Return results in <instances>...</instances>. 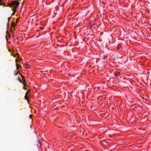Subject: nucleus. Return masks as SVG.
Wrapping results in <instances>:
<instances>
[{
  "instance_id": "f257e3e1",
  "label": "nucleus",
  "mask_w": 151,
  "mask_h": 151,
  "mask_svg": "<svg viewBox=\"0 0 151 151\" xmlns=\"http://www.w3.org/2000/svg\"><path fill=\"white\" fill-rule=\"evenodd\" d=\"M19 4L20 2H18L17 1H12L10 3H8L6 5H5V3H3V5L6 7L9 6L13 8L15 6L16 7H17L19 5Z\"/></svg>"
},
{
  "instance_id": "f03ea898",
  "label": "nucleus",
  "mask_w": 151,
  "mask_h": 151,
  "mask_svg": "<svg viewBox=\"0 0 151 151\" xmlns=\"http://www.w3.org/2000/svg\"><path fill=\"white\" fill-rule=\"evenodd\" d=\"M17 7H16V6L14 7L13 8H12V10L13 11V12L12 13L11 15H14L15 13L16 12V9Z\"/></svg>"
},
{
  "instance_id": "7ed1b4c3",
  "label": "nucleus",
  "mask_w": 151,
  "mask_h": 151,
  "mask_svg": "<svg viewBox=\"0 0 151 151\" xmlns=\"http://www.w3.org/2000/svg\"><path fill=\"white\" fill-rule=\"evenodd\" d=\"M36 144H37V146L39 147H40L41 145V143L39 141H37L36 142Z\"/></svg>"
},
{
  "instance_id": "20e7f679",
  "label": "nucleus",
  "mask_w": 151,
  "mask_h": 151,
  "mask_svg": "<svg viewBox=\"0 0 151 151\" xmlns=\"http://www.w3.org/2000/svg\"><path fill=\"white\" fill-rule=\"evenodd\" d=\"M120 75V73L119 72H116L115 73V76H119Z\"/></svg>"
},
{
  "instance_id": "39448f33",
  "label": "nucleus",
  "mask_w": 151,
  "mask_h": 151,
  "mask_svg": "<svg viewBox=\"0 0 151 151\" xmlns=\"http://www.w3.org/2000/svg\"><path fill=\"white\" fill-rule=\"evenodd\" d=\"M16 67H17V70H18L19 69V68H21L22 67L21 66H19V65L18 64H16Z\"/></svg>"
},
{
  "instance_id": "423d86ee",
  "label": "nucleus",
  "mask_w": 151,
  "mask_h": 151,
  "mask_svg": "<svg viewBox=\"0 0 151 151\" xmlns=\"http://www.w3.org/2000/svg\"><path fill=\"white\" fill-rule=\"evenodd\" d=\"M121 45L120 44L118 45L116 47V49L117 50H119V49L121 47Z\"/></svg>"
},
{
  "instance_id": "0eeeda50",
  "label": "nucleus",
  "mask_w": 151,
  "mask_h": 151,
  "mask_svg": "<svg viewBox=\"0 0 151 151\" xmlns=\"http://www.w3.org/2000/svg\"><path fill=\"white\" fill-rule=\"evenodd\" d=\"M19 75H20L22 77V81H25L24 77L23 76H22V75L20 73H19Z\"/></svg>"
},
{
  "instance_id": "6e6552de",
  "label": "nucleus",
  "mask_w": 151,
  "mask_h": 151,
  "mask_svg": "<svg viewBox=\"0 0 151 151\" xmlns=\"http://www.w3.org/2000/svg\"><path fill=\"white\" fill-rule=\"evenodd\" d=\"M22 84L24 85V86H26L27 85V84L26 83V82H25V81H24V82Z\"/></svg>"
},
{
  "instance_id": "1a4fd4ad",
  "label": "nucleus",
  "mask_w": 151,
  "mask_h": 151,
  "mask_svg": "<svg viewBox=\"0 0 151 151\" xmlns=\"http://www.w3.org/2000/svg\"><path fill=\"white\" fill-rule=\"evenodd\" d=\"M24 98L26 100H27L28 101V95H25V96H24Z\"/></svg>"
},
{
  "instance_id": "9d476101",
  "label": "nucleus",
  "mask_w": 151,
  "mask_h": 151,
  "mask_svg": "<svg viewBox=\"0 0 151 151\" xmlns=\"http://www.w3.org/2000/svg\"><path fill=\"white\" fill-rule=\"evenodd\" d=\"M16 25V24L14 25V23H12V26L13 27H15Z\"/></svg>"
},
{
  "instance_id": "9b49d317",
  "label": "nucleus",
  "mask_w": 151,
  "mask_h": 151,
  "mask_svg": "<svg viewBox=\"0 0 151 151\" xmlns=\"http://www.w3.org/2000/svg\"><path fill=\"white\" fill-rule=\"evenodd\" d=\"M11 17H9L8 18V22L9 23V20H10V18Z\"/></svg>"
},
{
  "instance_id": "f8f14e48",
  "label": "nucleus",
  "mask_w": 151,
  "mask_h": 151,
  "mask_svg": "<svg viewBox=\"0 0 151 151\" xmlns=\"http://www.w3.org/2000/svg\"><path fill=\"white\" fill-rule=\"evenodd\" d=\"M23 88L25 90H26L27 89L26 88V87L24 86L23 87Z\"/></svg>"
},
{
  "instance_id": "ddd939ff",
  "label": "nucleus",
  "mask_w": 151,
  "mask_h": 151,
  "mask_svg": "<svg viewBox=\"0 0 151 151\" xmlns=\"http://www.w3.org/2000/svg\"><path fill=\"white\" fill-rule=\"evenodd\" d=\"M19 81L20 83H22V84L24 82V81H22L20 79L19 80Z\"/></svg>"
},
{
  "instance_id": "4468645a",
  "label": "nucleus",
  "mask_w": 151,
  "mask_h": 151,
  "mask_svg": "<svg viewBox=\"0 0 151 151\" xmlns=\"http://www.w3.org/2000/svg\"><path fill=\"white\" fill-rule=\"evenodd\" d=\"M16 62H17L18 61H19L18 59H16L15 60Z\"/></svg>"
},
{
  "instance_id": "2eb2a0df",
  "label": "nucleus",
  "mask_w": 151,
  "mask_h": 151,
  "mask_svg": "<svg viewBox=\"0 0 151 151\" xmlns=\"http://www.w3.org/2000/svg\"><path fill=\"white\" fill-rule=\"evenodd\" d=\"M28 92H26V93H25V95H28Z\"/></svg>"
},
{
  "instance_id": "dca6fc26",
  "label": "nucleus",
  "mask_w": 151,
  "mask_h": 151,
  "mask_svg": "<svg viewBox=\"0 0 151 151\" xmlns=\"http://www.w3.org/2000/svg\"><path fill=\"white\" fill-rule=\"evenodd\" d=\"M40 28L42 30V29H44V27H40Z\"/></svg>"
},
{
  "instance_id": "f3484780",
  "label": "nucleus",
  "mask_w": 151,
  "mask_h": 151,
  "mask_svg": "<svg viewBox=\"0 0 151 151\" xmlns=\"http://www.w3.org/2000/svg\"><path fill=\"white\" fill-rule=\"evenodd\" d=\"M9 26V23L8 22L7 23V27Z\"/></svg>"
},
{
  "instance_id": "a211bd4d",
  "label": "nucleus",
  "mask_w": 151,
  "mask_h": 151,
  "mask_svg": "<svg viewBox=\"0 0 151 151\" xmlns=\"http://www.w3.org/2000/svg\"><path fill=\"white\" fill-rule=\"evenodd\" d=\"M29 91H30V89H29L28 90H27V92H28H28Z\"/></svg>"
},
{
  "instance_id": "6ab92c4d",
  "label": "nucleus",
  "mask_w": 151,
  "mask_h": 151,
  "mask_svg": "<svg viewBox=\"0 0 151 151\" xmlns=\"http://www.w3.org/2000/svg\"><path fill=\"white\" fill-rule=\"evenodd\" d=\"M25 65H26V66H27L28 65L27 64V63H25Z\"/></svg>"
},
{
  "instance_id": "aec40b11",
  "label": "nucleus",
  "mask_w": 151,
  "mask_h": 151,
  "mask_svg": "<svg viewBox=\"0 0 151 151\" xmlns=\"http://www.w3.org/2000/svg\"><path fill=\"white\" fill-rule=\"evenodd\" d=\"M17 55H18V58H19V54H18L17 53Z\"/></svg>"
},
{
  "instance_id": "412c9836",
  "label": "nucleus",
  "mask_w": 151,
  "mask_h": 151,
  "mask_svg": "<svg viewBox=\"0 0 151 151\" xmlns=\"http://www.w3.org/2000/svg\"><path fill=\"white\" fill-rule=\"evenodd\" d=\"M32 116V114H30V115H29V117H31Z\"/></svg>"
},
{
  "instance_id": "4be33fe9",
  "label": "nucleus",
  "mask_w": 151,
  "mask_h": 151,
  "mask_svg": "<svg viewBox=\"0 0 151 151\" xmlns=\"http://www.w3.org/2000/svg\"><path fill=\"white\" fill-rule=\"evenodd\" d=\"M18 80H19H19H20V79L19 78H18Z\"/></svg>"
},
{
  "instance_id": "5701e85b",
  "label": "nucleus",
  "mask_w": 151,
  "mask_h": 151,
  "mask_svg": "<svg viewBox=\"0 0 151 151\" xmlns=\"http://www.w3.org/2000/svg\"><path fill=\"white\" fill-rule=\"evenodd\" d=\"M19 72H17V74H19Z\"/></svg>"
},
{
  "instance_id": "b1692460",
  "label": "nucleus",
  "mask_w": 151,
  "mask_h": 151,
  "mask_svg": "<svg viewBox=\"0 0 151 151\" xmlns=\"http://www.w3.org/2000/svg\"><path fill=\"white\" fill-rule=\"evenodd\" d=\"M16 22H18V20H16Z\"/></svg>"
}]
</instances>
